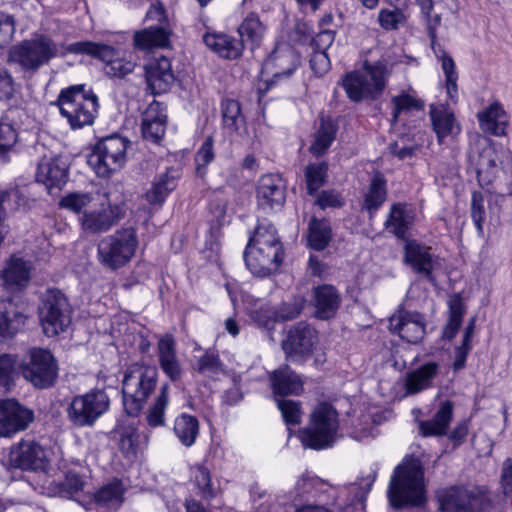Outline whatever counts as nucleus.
I'll list each match as a JSON object with an SVG mask.
<instances>
[{"mask_svg": "<svg viewBox=\"0 0 512 512\" xmlns=\"http://www.w3.org/2000/svg\"><path fill=\"white\" fill-rule=\"evenodd\" d=\"M341 302L340 295L332 285H321L314 289L315 315L321 320L335 316Z\"/></svg>", "mask_w": 512, "mask_h": 512, "instance_id": "31", "label": "nucleus"}, {"mask_svg": "<svg viewBox=\"0 0 512 512\" xmlns=\"http://www.w3.org/2000/svg\"><path fill=\"white\" fill-rule=\"evenodd\" d=\"M250 272L263 277L276 270L283 260V248L273 224L260 222L250 236L244 251Z\"/></svg>", "mask_w": 512, "mask_h": 512, "instance_id": "2", "label": "nucleus"}, {"mask_svg": "<svg viewBox=\"0 0 512 512\" xmlns=\"http://www.w3.org/2000/svg\"><path fill=\"white\" fill-rule=\"evenodd\" d=\"M328 167L325 163L309 164L305 169L308 194H315L325 183Z\"/></svg>", "mask_w": 512, "mask_h": 512, "instance_id": "53", "label": "nucleus"}, {"mask_svg": "<svg viewBox=\"0 0 512 512\" xmlns=\"http://www.w3.org/2000/svg\"><path fill=\"white\" fill-rule=\"evenodd\" d=\"M157 356L164 374L173 382L180 380L182 367L177 357L176 341L172 335L165 334L159 338Z\"/></svg>", "mask_w": 512, "mask_h": 512, "instance_id": "26", "label": "nucleus"}, {"mask_svg": "<svg viewBox=\"0 0 512 512\" xmlns=\"http://www.w3.org/2000/svg\"><path fill=\"white\" fill-rule=\"evenodd\" d=\"M173 431L183 446L191 447L199 435L198 419L187 413H182L175 419Z\"/></svg>", "mask_w": 512, "mask_h": 512, "instance_id": "40", "label": "nucleus"}, {"mask_svg": "<svg viewBox=\"0 0 512 512\" xmlns=\"http://www.w3.org/2000/svg\"><path fill=\"white\" fill-rule=\"evenodd\" d=\"M277 406L287 425H297L301 422L302 410L299 402L277 398Z\"/></svg>", "mask_w": 512, "mask_h": 512, "instance_id": "56", "label": "nucleus"}, {"mask_svg": "<svg viewBox=\"0 0 512 512\" xmlns=\"http://www.w3.org/2000/svg\"><path fill=\"white\" fill-rule=\"evenodd\" d=\"M34 150L41 154L37 164L36 180L43 183L49 190L60 188L66 183L67 166L54 153L48 151L43 144L37 143Z\"/></svg>", "mask_w": 512, "mask_h": 512, "instance_id": "18", "label": "nucleus"}, {"mask_svg": "<svg viewBox=\"0 0 512 512\" xmlns=\"http://www.w3.org/2000/svg\"><path fill=\"white\" fill-rule=\"evenodd\" d=\"M17 139V132L11 124L0 123V156L11 150Z\"/></svg>", "mask_w": 512, "mask_h": 512, "instance_id": "61", "label": "nucleus"}, {"mask_svg": "<svg viewBox=\"0 0 512 512\" xmlns=\"http://www.w3.org/2000/svg\"><path fill=\"white\" fill-rule=\"evenodd\" d=\"M270 379L276 399L290 394L297 395L303 389L299 375L288 366L274 371Z\"/></svg>", "mask_w": 512, "mask_h": 512, "instance_id": "36", "label": "nucleus"}, {"mask_svg": "<svg viewBox=\"0 0 512 512\" xmlns=\"http://www.w3.org/2000/svg\"><path fill=\"white\" fill-rule=\"evenodd\" d=\"M45 453L34 441H22L11 448L8 465L21 470H38L43 468Z\"/></svg>", "mask_w": 512, "mask_h": 512, "instance_id": "23", "label": "nucleus"}, {"mask_svg": "<svg viewBox=\"0 0 512 512\" xmlns=\"http://www.w3.org/2000/svg\"><path fill=\"white\" fill-rule=\"evenodd\" d=\"M34 419V413L15 399L0 400V436L10 437L25 430Z\"/></svg>", "mask_w": 512, "mask_h": 512, "instance_id": "19", "label": "nucleus"}, {"mask_svg": "<svg viewBox=\"0 0 512 512\" xmlns=\"http://www.w3.org/2000/svg\"><path fill=\"white\" fill-rule=\"evenodd\" d=\"M299 65V56L290 48L274 51L264 62L263 69L272 75V81L290 76Z\"/></svg>", "mask_w": 512, "mask_h": 512, "instance_id": "27", "label": "nucleus"}, {"mask_svg": "<svg viewBox=\"0 0 512 512\" xmlns=\"http://www.w3.org/2000/svg\"><path fill=\"white\" fill-rule=\"evenodd\" d=\"M266 27L261 22L258 14L250 13L248 14L238 27L239 35L242 40H240L243 44L245 42H249L254 48L258 46L265 34Z\"/></svg>", "mask_w": 512, "mask_h": 512, "instance_id": "44", "label": "nucleus"}, {"mask_svg": "<svg viewBox=\"0 0 512 512\" xmlns=\"http://www.w3.org/2000/svg\"><path fill=\"white\" fill-rule=\"evenodd\" d=\"M137 245V236L133 228L119 229L98 244L99 261L112 270L118 269L132 259Z\"/></svg>", "mask_w": 512, "mask_h": 512, "instance_id": "12", "label": "nucleus"}, {"mask_svg": "<svg viewBox=\"0 0 512 512\" xmlns=\"http://www.w3.org/2000/svg\"><path fill=\"white\" fill-rule=\"evenodd\" d=\"M414 222V213L406 204L395 203L391 206L385 228L397 238L403 239Z\"/></svg>", "mask_w": 512, "mask_h": 512, "instance_id": "37", "label": "nucleus"}, {"mask_svg": "<svg viewBox=\"0 0 512 512\" xmlns=\"http://www.w3.org/2000/svg\"><path fill=\"white\" fill-rule=\"evenodd\" d=\"M336 136V127L331 121L322 119L315 133L314 141L310 147L312 154L322 155L332 144Z\"/></svg>", "mask_w": 512, "mask_h": 512, "instance_id": "49", "label": "nucleus"}, {"mask_svg": "<svg viewBox=\"0 0 512 512\" xmlns=\"http://www.w3.org/2000/svg\"><path fill=\"white\" fill-rule=\"evenodd\" d=\"M425 319L418 312L399 310L389 320L391 332L411 344H418L425 335Z\"/></svg>", "mask_w": 512, "mask_h": 512, "instance_id": "21", "label": "nucleus"}, {"mask_svg": "<svg viewBox=\"0 0 512 512\" xmlns=\"http://www.w3.org/2000/svg\"><path fill=\"white\" fill-rule=\"evenodd\" d=\"M125 487L121 480L113 479L103 485L94 494V500L98 505L106 508L116 509L123 503Z\"/></svg>", "mask_w": 512, "mask_h": 512, "instance_id": "41", "label": "nucleus"}, {"mask_svg": "<svg viewBox=\"0 0 512 512\" xmlns=\"http://www.w3.org/2000/svg\"><path fill=\"white\" fill-rule=\"evenodd\" d=\"M66 53L85 54L104 62V73L110 78H125L131 74L136 63L120 57L119 51L114 47L92 41H79L66 47Z\"/></svg>", "mask_w": 512, "mask_h": 512, "instance_id": "11", "label": "nucleus"}, {"mask_svg": "<svg viewBox=\"0 0 512 512\" xmlns=\"http://www.w3.org/2000/svg\"><path fill=\"white\" fill-rule=\"evenodd\" d=\"M53 104L73 130L92 125L99 109L98 96L85 84L62 89Z\"/></svg>", "mask_w": 512, "mask_h": 512, "instance_id": "4", "label": "nucleus"}, {"mask_svg": "<svg viewBox=\"0 0 512 512\" xmlns=\"http://www.w3.org/2000/svg\"><path fill=\"white\" fill-rule=\"evenodd\" d=\"M213 138L208 136L196 153V172L200 177L206 174V167L214 160Z\"/></svg>", "mask_w": 512, "mask_h": 512, "instance_id": "55", "label": "nucleus"}, {"mask_svg": "<svg viewBox=\"0 0 512 512\" xmlns=\"http://www.w3.org/2000/svg\"><path fill=\"white\" fill-rule=\"evenodd\" d=\"M332 238V230L329 221L312 217L308 227L309 245L318 251L327 247Z\"/></svg>", "mask_w": 512, "mask_h": 512, "instance_id": "45", "label": "nucleus"}, {"mask_svg": "<svg viewBox=\"0 0 512 512\" xmlns=\"http://www.w3.org/2000/svg\"><path fill=\"white\" fill-rule=\"evenodd\" d=\"M31 265L24 259L15 255L6 262L2 271V278L7 290H21L27 286L30 279Z\"/></svg>", "mask_w": 512, "mask_h": 512, "instance_id": "30", "label": "nucleus"}, {"mask_svg": "<svg viewBox=\"0 0 512 512\" xmlns=\"http://www.w3.org/2000/svg\"><path fill=\"white\" fill-rule=\"evenodd\" d=\"M16 364L14 356L7 354L0 356V389L3 391H7L10 387Z\"/></svg>", "mask_w": 512, "mask_h": 512, "instance_id": "59", "label": "nucleus"}, {"mask_svg": "<svg viewBox=\"0 0 512 512\" xmlns=\"http://www.w3.org/2000/svg\"><path fill=\"white\" fill-rule=\"evenodd\" d=\"M179 175L173 168L157 175L151 188L145 193V198L151 205H161L168 195L177 187Z\"/></svg>", "mask_w": 512, "mask_h": 512, "instance_id": "32", "label": "nucleus"}, {"mask_svg": "<svg viewBox=\"0 0 512 512\" xmlns=\"http://www.w3.org/2000/svg\"><path fill=\"white\" fill-rule=\"evenodd\" d=\"M251 319L260 327L267 329L273 328L276 322H279L276 308L264 306L251 312Z\"/></svg>", "mask_w": 512, "mask_h": 512, "instance_id": "60", "label": "nucleus"}, {"mask_svg": "<svg viewBox=\"0 0 512 512\" xmlns=\"http://www.w3.org/2000/svg\"><path fill=\"white\" fill-rule=\"evenodd\" d=\"M91 200L92 198L88 193H71L61 199L60 205L82 215L84 211H87L86 207L91 203Z\"/></svg>", "mask_w": 512, "mask_h": 512, "instance_id": "57", "label": "nucleus"}, {"mask_svg": "<svg viewBox=\"0 0 512 512\" xmlns=\"http://www.w3.org/2000/svg\"><path fill=\"white\" fill-rule=\"evenodd\" d=\"M166 114L160 103L153 102L143 113L142 135L143 138L153 143H158L165 134Z\"/></svg>", "mask_w": 512, "mask_h": 512, "instance_id": "29", "label": "nucleus"}, {"mask_svg": "<svg viewBox=\"0 0 512 512\" xmlns=\"http://www.w3.org/2000/svg\"><path fill=\"white\" fill-rule=\"evenodd\" d=\"M391 72V66L384 60L365 61L362 71L345 75L342 86L351 101L374 100L383 94Z\"/></svg>", "mask_w": 512, "mask_h": 512, "instance_id": "5", "label": "nucleus"}, {"mask_svg": "<svg viewBox=\"0 0 512 512\" xmlns=\"http://www.w3.org/2000/svg\"><path fill=\"white\" fill-rule=\"evenodd\" d=\"M439 369V363L428 361L408 372L405 376L406 393L414 395L431 388Z\"/></svg>", "mask_w": 512, "mask_h": 512, "instance_id": "28", "label": "nucleus"}, {"mask_svg": "<svg viewBox=\"0 0 512 512\" xmlns=\"http://www.w3.org/2000/svg\"><path fill=\"white\" fill-rule=\"evenodd\" d=\"M204 44L222 58L236 59L243 51V43L223 33H206L203 36Z\"/></svg>", "mask_w": 512, "mask_h": 512, "instance_id": "33", "label": "nucleus"}, {"mask_svg": "<svg viewBox=\"0 0 512 512\" xmlns=\"http://www.w3.org/2000/svg\"><path fill=\"white\" fill-rule=\"evenodd\" d=\"M43 332L53 337L64 332L71 323V308L67 298L59 290H48L39 308Z\"/></svg>", "mask_w": 512, "mask_h": 512, "instance_id": "15", "label": "nucleus"}, {"mask_svg": "<svg viewBox=\"0 0 512 512\" xmlns=\"http://www.w3.org/2000/svg\"><path fill=\"white\" fill-rule=\"evenodd\" d=\"M169 389L168 383L161 385L158 395L146 412L145 418L148 426L156 428L165 425V411L169 403Z\"/></svg>", "mask_w": 512, "mask_h": 512, "instance_id": "43", "label": "nucleus"}, {"mask_svg": "<svg viewBox=\"0 0 512 512\" xmlns=\"http://www.w3.org/2000/svg\"><path fill=\"white\" fill-rule=\"evenodd\" d=\"M441 512H502V506L476 486H452L439 492Z\"/></svg>", "mask_w": 512, "mask_h": 512, "instance_id": "8", "label": "nucleus"}, {"mask_svg": "<svg viewBox=\"0 0 512 512\" xmlns=\"http://www.w3.org/2000/svg\"><path fill=\"white\" fill-rule=\"evenodd\" d=\"M404 260L416 273L435 283L434 271L440 267V259L431 252L430 247L416 240L407 241Z\"/></svg>", "mask_w": 512, "mask_h": 512, "instance_id": "20", "label": "nucleus"}, {"mask_svg": "<svg viewBox=\"0 0 512 512\" xmlns=\"http://www.w3.org/2000/svg\"><path fill=\"white\" fill-rule=\"evenodd\" d=\"M500 484L503 494L506 498H510L512 506V460L510 458L505 459L502 464Z\"/></svg>", "mask_w": 512, "mask_h": 512, "instance_id": "64", "label": "nucleus"}, {"mask_svg": "<svg viewBox=\"0 0 512 512\" xmlns=\"http://www.w3.org/2000/svg\"><path fill=\"white\" fill-rule=\"evenodd\" d=\"M110 407V399L103 389L94 388L76 395L69 403L67 417L77 427H91Z\"/></svg>", "mask_w": 512, "mask_h": 512, "instance_id": "13", "label": "nucleus"}, {"mask_svg": "<svg viewBox=\"0 0 512 512\" xmlns=\"http://www.w3.org/2000/svg\"><path fill=\"white\" fill-rule=\"evenodd\" d=\"M25 316L10 299L0 300V336L12 337L24 325Z\"/></svg>", "mask_w": 512, "mask_h": 512, "instance_id": "35", "label": "nucleus"}, {"mask_svg": "<svg viewBox=\"0 0 512 512\" xmlns=\"http://www.w3.org/2000/svg\"><path fill=\"white\" fill-rule=\"evenodd\" d=\"M391 103L393 105V122H396L402 113H406L412 110H420L422 108V104L418 99L405 93L393 97Z\"/></svg>", "mask_w": 512, "mask_h": 512, "instance_id": "54", "label": "nucleus"}, {"mask_svg": "<svg viewBox=\"0 0 512 512\" xmlns=\"http://www.w3.org/2000/svg\"><path fill=\"white\" fill-rule=\"evenodd\" d=\"M145 72L147 85L154 95L167 92L175 80L171 62L164 56L150 61Z\"/></svg>", "mask_w": 512, "mask_h": 512, "instance_id": "24", "label": "nucleus"}, {"mask_svg": "<svg viewBox=\"0 0 512 512\" xmlns=\"http://www.w3.org/2000/svg\"><path fill=\"white\" fill-rule=\"evenodd\" d=\"M408 15L399 7L382 8L378 12L377 22L386 31L398 30L407 24Z\"/></svg>", "mask_w": 512, "mask_h": 512, "instance_id": "50", "label": "nucleus"}, {"mask_svg": "<svg viewBox=\"0 0 512 512\" xmlns=\"http://www.w3.org/2000/svg\"><path fill=\"white\" fill-rule=\"evenodd\" d=\"M468 161L483 188L501 196L512 194V173L499 167V153L490 140L479 139L471 145Z\"/></svg>", "mask_w": 512, "mask_h": 512, "instance_id": "3", "label": "nucleus"}, {"mask_svg": "<svg viewBox=\"0 0 512 512\" xmlns=\"http://www.w3.org/2000/svg\"><path fill=\"white\" fill-rule=\"evenodd\" d=\"M338 428L335 408L325 402L319 403L311 413L308 427L302 432V443L316 450L329 448L335 442Z\"/></svg>", "mask_w": 512, "mask_h": 512, "instance_id": "9", "label": "nucleus"}, {"mask_svg": "<svg viewBox=\"0 0 512 512\" xmlns=\"http://www.w3.org/2000/svg\"><path fill=\"white\" fill-rule=\"evenodd\" d=\"M449 310L450 316L442 334V337L446 340H451L455 337L462 323L464 307L461 299L453 298L450 300Z\"/></svg>", "mask_w": 512, "mask_h": 512, "instance_id": "52", "label": "nucleus"}, {"mask_svg": "<svg viewBox=\"0 0 512 512\" xmlns=\"http://www.w3.org/2000/svg\"><path fill=\"white\" fill-rule=\"evenodd\" d=\"M318 341V333L310 324L298 322L287 329L281 346L288 359L303 361L312 355Z\"/></svg>", "mask_w": 512, "mask_h": 512, "instance_id": "16", "label": "nucleus"}, {"mask_svg": "<svg viewBox=\"0 0 512 512\" xmlns=\"http://www.w3.org/2000/svg\"><path fill=\"white\" fill-rule=\"evenodd\" d=\"M58 56L59 47L50 36L34 34L9 49L8 62L18 65L22 72L34 74Z\"/></svg>", "mask_w": 512, "mask_h": 512, "instance_id": "7", "label": "nucleus"}, {"mask_svg": "<svg viewBox=\"0 0 512 512\" xmlns=\"http://www.w3.org/2000/svg\"><path fill=\"white\" fill-rule=\"evenodd\" d=\"M222 116L224 126L230 131L241 133L245 131V117L241 112L240 103L235 99L222 101Z\"/></svg>", "mask_w": 512, "mask_h": 512, "instance_id": "47", "label": "nucleus"}, {"mask_svg": "<svg viewBox=\"0 0 512 512\" xmlns=\"http://www.w3.org/2000/svg\"><path fill=\"white\" fill-rule=\"evenodd\" d=\"M453 404L450 401L442 402L431 420L421 421L419 429L423 436H441L446 434L452 420Z\"/></svg>", "mask_w": 512, "mask_h": 512, "instance_id": "38", "label": "nucleus"}, {"mask_svg": "<svg viewBox=\"0 0 512 512\" xmlns=\"http://www.w3.org/2000/svg\"><path fill=\"white\" fill-rule=\"evenodd\" d=\"M130 144L129 140L121 136H107L94 146L88 164L99 177H109L125 164Z\"/></svg>", "mask_w": 512, "mask_h": 512, "instance_id": "10", "label": "nucleus"}, {"mask_svg": "<svg viewBox=\"0 0 512 512\" xmlns=\"http://www.w3.org/2000/svg\"><path fill=\"white\" fill-rule=\"evenodd\" d=\"M477 118L482 131L488 132L494 136H503L506 134L508 118L500 103H492L485 110L479 112Z\"/></svg>", "mask_w": 512, "mask_h": 512, "instance_id": "34", "label": "nucleus"}, {"mask_svg": "<svg viewBox=\"0 0 512 512\" xmlns=\"http://www.w3.org/2000/svg\"><path fill=\"white\" fill-rule=\"evenodd\" d=\"M125 214L119 204L101 203L99 207L84 211L79 216L82 229L88 234L104 233L117 224Z\"/></svg>", "mask_w": 512, "mask_h": 512, "instance_id": "17", "label": "nucleus"}, {"mask_svg": "<svg viewBox=\"0 0 512 512\" xmlns=\"http://www.w3.org/2000/svg\"><path fill=\"white\" fill-rule=\"evenodd\" d=\"M471 217L479 233L483 232V221L485 219L484 199L481 193L474 192L472 195Z\"/></svg>", "mask_w": 512, "mask_h": 512, "instance_id": "62", "label": "nucleus"}, {"mask_svg": "<svg viewBox=\"0 0 512 512\" xmlns=\"http://www.w3.org/2000/svg\"><path fill=\"white\" fill-rule=\"evenodd\" d=\"M387 197L386 179L380 173H376L369 184L364 197L363 209L370 215L375 213L385 202Z\"/></svg>", "mask_w": 512, "mask_h": 512, "instance_id": "42", "label": "nucleus"}, {"mask_svg": "<svg viewBox=\"0 0 512 512\" xmlns=\"http://www.w3.org/2000/svg\"><path fill=\"white\" fill-rule=\"evenodd\" d=\"M429 115L433 131L441 144L446 138H454L461 132V126L454 112L443 104L431 105Z\"/></svg>", "mask_w": 512, "mask_h": 512, "instance_id": "25", "label": "nucleus"}, {"mask_svg": "<svg viewBox=\"0 0 512 512\" xmlns=\"http://www.w3.org/2000/svg\"><path fill=\"white\" fill-rule=\"evenodd\" d=\"M158 381V370L149 364L135 363L129 366L122 381L123 405L130 416H137Z\"/></svg>", "mask_w": 512, "mask_h": 512, "instance_id": "6", "label": "nucleus"}, {"mask_svg": "<svg viewBox=\"0 0 512 512\" xmlns=\"http://www.w3.org/2000/svg\"><path fill=\"white\" fill-rule=\"evenodd\" d=\"M134 46L141 50L165 48L169 44V33L160 26L148 27L134 34Z\"/></svg>", "mask_w": 512, "mask_h": 512, "instance_id": "39", "label": "nucleus"}, {"mask_svg": "<svg viewBox=\"0 0 512 512\" xmlns=\"http://www.w3.org/2000/svg\"><path fill=\"white\" fill-rule=\"evenodd\" d=\"M190 480L197 487L201 497H214L210 471L203 464H195L190 468Z\"/></svg>", "mask_w": 512, "mask_h": 512, "instance_id": "51", "label": "nucleus"}, {"mask_svg": "<svg viewBox=\"0 0 512 512\" xmlns=\"http://www.w3.org/2000/svg\"><path fill=\"white\" fill-rule=\"evenodd\" d=\"M25 380L35 388L47 389L58 377V364L49 350L31 348L19 365Z\"/></svg>", "mask_w": 512, "mask_h": 512, "instance_id": "14", "label": "nucleus"}, {"mask_svg": "<svg viewBox=\"0 0 512 512\" xmlns=\"http://www.w3.org/2000/svg\"><path fill=\"white\" fill-rule=\"evenodd\" d=\"M194 369L201 375L217 378L221 374L226 373V368L218 353L214 350H207L203 355L197 358Z\"/></svg>", "mask_w": 512, "mask_h": 512, "instance_id": "48", "label": "nucleus"}, {"mask_svg": "<svg viewBox=\"0 0 512 512\" xmlns=\"http://www.w3.org/2000/svg\"><path fill=\"white\" fill-rule=\"evenodd\" d=\"M286 199V185L281 176L267 174L259 179L257 200L259 206L269 210H279Z\"/></svg>", "mask_w": 512, "mask_h": 512, "instance_id": "22", "label": "nucleus"}, {"mask_svg": "<svg viewBox=\"0 0 512 512\" xmlns=\"http://www.w3.org/2000/svg\"><path fill=\"white\" fill-rule=\"evenodd\" d=\"M305 300L301 296L294 297L290 301L284 302L276 309L280 321H289L298 317L304 308Z\"/></svg>", "mask_w": 512, "mask_h": 512, "instance_id": "58", "label": "nucleus"}, {"mask_svg": "<svg viewBox=\"0 0 512 512\" xmlns=\"http://www.w3.org/2000/svg\"><path fill=\"white\" fill-rule=\"evenodd\" d=\"M432 50L434 51L438 60L441 62V67L446 78L447 94L453 102H456L458 93V73L456 71L455 62L452 57L441 48V46H436L435 49Z\"/></svg>", "mask_w": 512, "mask_h": 512, "instance_id": "46", "label": "nucleus"}, {"mask_svg": "<svg viewBox=\"0 0 512 512\" xmlns=\"http://www.w3.org/2000/svg\"><path fill=\"white\" fill-rule=\"evenodd\" d=\"M15 33V24L12 16L0 12V48L10 42Z\"/></svg>", "mask_w": 512, "mask_h": 512, "instance_id": "63", "label": "nucleus"}, {"mask_svg": "<svg viewBox=\"0 0 512 512\" xmlns=\"http://www.w3.org/2000/svg\"><path fill=\"white\" fill-rule=\"evenodd\" d=\"M387 493L391 506L396 509L419 507L426 502L424 468L419 458H403L391 475Z\"/></svg>", "mask_w": 512, "mask_h": 512, "instance_id": "1", "label": "nucleus"}]
</instances>
